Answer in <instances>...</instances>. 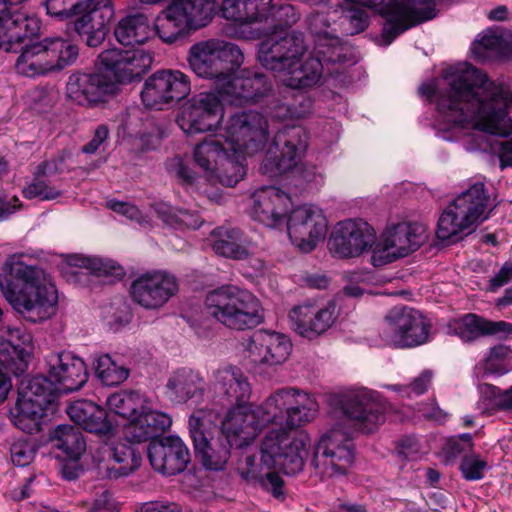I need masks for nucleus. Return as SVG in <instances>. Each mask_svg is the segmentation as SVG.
Here are the masks:
<instances>
[{"label":"nucleus","instance_id":"nucleus-18","mask_svg":"<svg viewBox=\"0 0 512 512\" xmlns=\"http://www.w3.org/2000/svg\"><path fill=\"white\" fill-rule=\"evenodd\" d=\"M424 229L419 224H389L374 244L371 261L374 266L394 262L416 251L424 242Z\"/></svg>","mask_w":512,"mask_h":512},{"label":"nucleus","instance_id":"nucleus-29","mask_svg":"<svg viewBox=\"0 0 512 512\" xmlns=\"http://www.w3.org/2000/svg\"><path fill=\"white\" fill-rule=\"evenodd\" d=\"M337 316V304L334 300L322 306L304 303L294 307L289 313L295 330L305 337L324 333L334 324Z\"/></svg>","mask_w":512,"mask_h":512},{"label":"nucleus","instance_id":"nucleus-22","mask_svg":"<svg viewBox=\"0 0 512 512\" xmlns=\"http://www.w3.org/2000/svg\"><path fill=\"white\" fill-rule=\"evenodd\" d=\"M376 243L375 229L360 218L338 222L329 237L328 248L338 258L357 257Z\"/></svg>","mask_w":512,"mask_h":512},{"label":"nucleus","instance_id":"nucleus-51","mask_svg":"<svg viewBox=\"0 0 512 512\" xmlns=\"http://www.w3.org/2000/svg\"><path fill=\"white\" fill-rule=\"evenodd\" d=\"M432 378V371L424 370L408 385H384V387L395 391L400 397L411 399L424 394L431 385Z\"/></svg>","mask_w":512,"mask_h":512},{"label":"nucleus","instance_id":"nucleus-53","mask_svg":"<svg viewBox=\"0 0 512 512\" xmlns=\"http://www.w3.org/2000/svg\"><path fill=\"white\" fill-rule=\"evenodd\" d=\"M487 469L488 463L486 459L475 453L465 455L460 463L462 476L468 481L482 479Z\"/></svg>","mask_w":512,"mask_h":512},{"label":"nucleus","instance_id":"nucleus-32","mask_svg":"<svg viewBox=\"0 0 512 512\" xmlns=\"http://www.w3.org/2000/svg\"><path fill=\"white\" fill-rule=\"evenodd\" d=\"M204 380L199 372L183 367L173 371L165 384L166 397L178 404L186 403L192 398L202 396Z\"/></svg>","mask_w":512,"mask_h":512},{"label":"nucleus","instance_id":"nucleus-59","mask_svg":"<svg viewBox=\"0 0 512 512\" xmlns=\"http://www.w3.org/2000/svg\"><path fill=\"white\" fill-rule=\"evenodd\" d=\"M484 337H493L500 341L512 338V323L499 320L493 321L485 318Z\"/></svg>","mask_w":512,"mask_h":512},{"label":"nucleus","instance_id":"nucleus-55","mask_svg":"<svg viewBox=\"0 0 512 512\" xmlns=\"http://www.w3.org/2000/svg\"><path fill=\"white\" fill-rule=\"evenodd\" d=\"M45 8L48 15L65 20L81 12L82 3L75 0H46Z\"/></svg>","mask_w":512,"mask_h":512},{"label":"nucleus","instance_id":"nucleus-63","mask_svg":"<svg viewBox=\"0 0 512 512\" xmlns=\"http://www.w3.org/2000/svg\"><path fill=\"white\" fill-rule=\"evenodd\" d=\"M26 97L29 105L39 112L45 111V109L51 107L54 102V95L42 87L29 91Z\"/></svg>","mask_w":512,"mask_h":512},{"label":"nucleus","instance_id":"nucleus-27","mask_svg":"<svg viewBox=\"0 0 512 512\" xmlns=\"http://www.w3.org/2000/svg\"><path fill=\"white\" fill-rule=\"evenodd\" d=\"M153 469L163 475H175L185 470L190 453L183 440L175 435L151 441L147 449Z\"/></svg>","mask_w":512,"mask_h":512},{"label":"nucleus","instance_id":"nucleus-41","mask_svg":"<svg viewBox=\"0 0 512 512\" xmlns=\"http://www.w3.org/2000/svg\"><path fill=\"white\" fill-rule=\"evenodd\" d=\"M140 465L141 455L132 446L117 443L111 448L107 476L111 479L125 477L139 468Z\"/></svg>","mask_w":512,"mask_h":512},{"label":"nucleus","instance_id":"nucleus-5","mask_svg":"<svg viewBox=\"0 0 512 512\" xmlns=\"http://www.w3.org/2000/svg\"><path fill=\"white\" fill-rule=\"evenodd\" d=\"M23 257L12 254L6 258L0 273V291L23 319L41 323L56 315L58 289L44 268L26 263Z\"/></svg>","mask_w":512,"mask_h":512},{"label":"nucleus","instance_id":"nucleus-47","mask_svg":"<svg viewBox=\"0 0 512 512\" xmlns=\"http://www.w3.org/2000/svg\"><path fill=\"white\" fill-rule=\"evenodd\" d=\"M39 347L23 327H8L0 335V352H32Z\"/></svg>","mask_w":512,"mask_h":512},{"label":"nucleus","instance_id":"nucleus-44","mask_svg":"<svg viewBox=\"0 0 512 512\" xmlns=\"http://www.w3.org/2000/svg\"><path fill=\"white\" fill-rule=\"evenodd\" d=\"M67 262L72 267L84 268L98 277L120 278L124 275V269L108 258L75 254L68 256Z\"/></svg>","mask_w":512,"mask_h":512},{"label":"nucleus","instance_id":"nucleus-40","mask_svg":"<svg viewBox=\"0 0 512 512\" xmlns=\"http://www.w3.org/2000/svg\"><path fill=\"white\" fill-rule=\"evenodd\" d=\"M75 17L74 22L76 32L80 36H86V44L90 47L99 46L105 39V27L102 21L96 20L98 11L92 1L82 3V8Z\"/></svg>","mask_w":512,"mask_h":512},{"label":"nucleus","instance_id":"nucleus-50","mask_svg":"<svg viewBox=\"0 0 512 512\" xmlns=\"http://www.w3.org/2000/svg\"><path fill=\"white\" fill-rule=\"evenodd\" d=\"M23 196L26 199L39 198L42 201L54 200L62 195L61 188L47 181L45 177L34 175L31 183L23 188Z\"/></svg>","mask_w":512,"mask_h":512},{"label":"nucleus","instance_id":"nucleus-35","mask_svg":"<svg viewBox=\"0 0 512 512\" xmlns=\"http://www.w3.org/2000/svg\"><path fill=\"white\" fill-rule=\"evenodd\" d=\"M70 419L83 429L96 434H106L111 429L106 411L88 400H79L67 408Z\"/></svg>","mask_w":512,"mask_h":512},{"label":"nucleus","instance_id":"nucleus-12","mask_svg":"<svg viewBox=\"0 0 512 512\" xmlns=\"http://www.w3.org/2000/svg\"><path fill=\"white\" fill-rule=\"evenodd\" d=\"M78 57V48L61 37H46L40 42L26 44L15 63L16 71L34 78L61 71Z\"/></svg>","mask_w":512,"mask_h":512},{"label":"nucleus","instance_id":"nucleus-20","mask_svg":"<svg viewBox=\"0 0 512 512\" xmlns=\"http://www.w3.org/2000/svg\"><path fill=\"white\" fill-rule=\"evenodd\" d=\"M190 92L188 75L180 70H161L146 79L141 99L147 108L162 110L186 98Z\"/></svg>","mask_w":512,"mask_h":512},{"label":"nucleus","instance_id":"nucleus-8","mask_svg":"<svg viewBox=\"0 0 512 512\" xmlns=\"http://www.w3.org/2000/svg\"><path fill=\"white\" fill-rule=\"evenodd\" d=\"M268 139V123L256 111L234 114L226 127V187L235 186L246 175V156L262 149Z\"/></svg>","mask_w":512,"mask_h":512},{"label":"nucleus","instance_id":"nucleus-17","mask_svg":"<svg viewBox=\"0 0 512 512\" xmlns=\"http://www.w3.org/2000/svg\"><path fill=\"white\" fill-rule=\"evenodd\" d=\"M388 340L397 349H410L428 343L431 336V322L419 310L396 306L385 316Z\"/></svg>","mask_w":512,"mask_h":512},{"label":"nucleus","instance_id":"nucleus-62","mask_svg":"<svg viewBox=\"0 0 512 512\" xmlns=\"http://www.w3.org/2000/svg\"><path fill=\"white\" fill-rule=\"evenodd\" d=\"M473 447L471 434L464 433L458 437L448 439L444 446V452L448 457L454 458L461 453L470 451Z\"/></svg>","mask_w":512,"mask_h":512},{"label":"nucleus","instance_id":"nucleus-15","mask_svg":"<svg viewBox=\"0 0 512 512\" xmlns=\"http://www.w3.org/2000/svg\"><path fill=\"white\" fill-rule=\"evenodd\" d=\"M243 59L239 47L226 42V104L257 102L271 90L272 84L266 75L240 69Z\"/></svg>","mask_w":512,"mask_h":512},{"label":"nucleus","instance_id":"nucleus-58","mask_svg":"<svg viewBox=\"0 0 512 512\" xmlns=\"http://www.w3.org/2000/svg\"><path fill=\"white\" fill-rule=\"evenodd\" d=\"M167 170L170 175L177 178L181 183L191 185L196 179V173L187 165L182 158L174 157L167 162Z\"/></svg>","mask_w":512,"mask_h":512},{"label":"nucleus","instance_id":"nucleus-25","mask_svg":"<svg viewBox=\"0 0 512 512\" xmlns=\"http://www.w3.org/2000/svg\"><path fill=\"white\" fill-rule=\"evenodd\" d=\"M264 320V309L251 292L237 286L226 285V327L251 329Z\"/></svg>","mask_w":512,"mask_h":512},{"label":"nucleus","instance_id":"nucleus-31","mask_svg":"<svg viewBox=\"0 0 512 512\" xmlns=\"http://www.w3.org/2000/svg\"><path fill=\"white\" fill-rule=\"evenodd\" d=\"M309 26L315 34V46L313 58H318L321 63L335 64L347 61L346 48L341 44L340 39L330 35L325 28L329 26L325 15L321 13L311 14L309 17Z\"/></svg>","mask_w":512,"mask_h":512},{"label":"nucleus","instance_id":"nucleus-34","mask_svg":"<svg viewBox=\"0 0 512 512\" xmlns=\"http://www.w3.org/2000/svg\"><path fill=\"white\" fill-rule=\"evenodd\" d=\"M251 395V385L248 379L244 376L240 369L231 367L226 369V400H235L236 406L230 409L226 413V442L231 447H236L233 443L234 432L230 425L231 415L234 414L240 407H247L249 409H255L257 406L246 404ZM260 405H258L259 407Z\"/></svg>","mask_w":512,"mask_h":512},{"label":"nucleus","instance_id":"nucleus-7","mask_svg":"<svg viewBox=\"0 0 512 512\" xmlns=\"http://www.w3.org/2000/svg\"><path fill=\"white\" fill-rule=\"evenodd\" d=\"M298 21L292 5H271V0H226V36L236 34L245 39L284 36L296 31H284Z\"/></svg>","mask_w":512,"mask_h":512},{"label":"nucleus","instance_id":"nucleus-4","mask_svg":"<svg viewBox=\"0 0 512 512\" xmlns=\"http://www.w3.org/2000/svg\"><path fill=\"white\" fill-rule=\"evenodd\" d=\"M196 76L217 86L193 95L179 108L176 122L187 135L215 133L224 119V41L208 39L193 44L187 56Z\"/></svg>","mask_w":512,"mask_h":512},{"label":"nucleus","instance_id":"nucleus-54","mask_svg":"<svg viewBox=\"0 0 512 512\" xmlns=\"http://www.w3.org/2000/svg\"><path fill=\"white\" fill-rule=\"evenodd\" d=\"M157 213L165 223L171 226L179 223L188 228L196 229L202 224V219L197 214L183 209H179L172 214L168 207H163L158 209Z\"/></svg>","mask_w":512,"mask_h":512},{"label":"nucleus","instance_id":"nucleus-42","mask_svg":"<svg viewBox=\"0 0 512 512\" xmlns=\"http://www.w3.org/2000/svg\"><path fill=\"white\" fill-rule=\"evenodd\" d=\"M95 373L99 380L107 386L123 383L130 374L127 364L120 354H99L94 363Z\"/></svg>","mask_w":512,"mask_h":512},{"label":"nucleus","instance_id":"nucleus-49","mask_svg":"<svg viewBox=\"0 0 512 512\" xmlns=\"http://www.w3.org/2000/svg\"><path fill=\"white\" fill-rule=\"evenodd\" d=\"M512 371V358L509 354H488L476 367L477 375L485 376H502Z\"/></svg>","mask_w":512,"mask_h":512},{"label":"nucleus","instance_id":"nucleus-3","mask_svg":"<svg viewBox=\"0 0 512 512\" xmlns=\"http://www.w3.org/2000/svg\"><path fill=\"white\" fill-rule=\"evenodd\" d=\"M331 413L346 429L333 428L314 448L311 465L321 480L344 476L354 462V446L349 431L375 432L385 421V404L381 394L363 386H352L328 398Z\"/></svg>","mask_w":512,"mask_h":512},{"label":"nucleus","instance_id":"nucleus-45","mask_svg":"<svg viewBox=\"0 0 512 512\" xmlns=\"http://www.w3.org/2000/svg\"><path fill=\"white\" fill-rule=\"evenodd\" d=\"M291 349L292 342L287 335L265 330L255 331L245 343L246 352H287Z\"/></svg>","mask_w":512,"mask_h":512},{"label":"nucleus","instance_id":"nucleus-39","mask_svg":"<svg viewBox=\"0 0 512 512\" xmlns=\"http://www.w3.org/2000/svg\"><path fill=\"white\" fill-rule=\"evenodd\" d=\"M511 45L499 34L487 31L479 35L471 45V53L475 60H500L511 55Z\"/></svg>","mask_w":512,"mask_h":512},{"label":"nucleus","instance_id":"nucleus-38","mask_svg":"<svg viewBox=\"0 0 512 512\" xmlns=\"http://www.w3.org/2000/svg\"><path fill=\"white\" fill-rule=\"evenodd\" d=\"M257 245L241 230L226 231V258L248 261L256 271L264 268V263L256 258Z\"/></svg>","mask_w":512,"mask_h":512},{"label":"nucleus","instance_id":"nucleus-48","mask_svg":"<svg viewBox=\"0 0 512 512\" xmlns=\"http://www.w3.org/2000/svg\"><path fill=\"white\" fill-rule=\"evenodd\" d=\"M197 29L208 25L217 11L216 0H174Z\"/></svg>","mask_w":512,"mask_h":512},{"label":"nucleus","instance_id":"nucleus-60","mask_svg":"<svg viewBox=\"0 0 512 512\" xmlns=\"http://www.w3.org/2000/svg\"><path fill=\"white\" fill-rule=\"evenodd\" d=\"M206 313L218 321L224 317V290L217 288L209 292L205 300Z\"/></svg>","mask_w":512,"mask_h":512},{"label":"nucleus","instance_id":"nucleus-9","mask_svg":"<svg viewBox=\"0 0 512 512\" xmlns=\"http://www.w3.org/2000/svg\"><path fill=\"white\" fill-rule=\"evenodd\" d=\"M308 146V134L302 126L286 125L275 134L261 166L262 173L277 177L285 173L295 174L301 185H319L323 182L322 171L316 166L302 165Z\"/></svg>","mask_w":512,"mask_h":512},{"label":"nucleus","instance_id":"nucleus-6","mask_svg":"<svg viewBox=\"0 0 512 512\" xmlns=\"http://www.w3.org/2000/svg\"><path fill=\"white\" fill-rule=\"evenodd\" d=\"M307 50L302 33L273 35L264 39L258 47V60L269 70L280 74L282 83L292 89L310 88L322 76L323 64L318 58L302 61Z\"/></svg>","mask_w":512,"mask_h":512},{"label":"nucleus","instance_id":"nucleus-10","mask_svg":"<svg viewBox=\"0 0 512 512\" xmlns=\"http://www.w3.org/2000/svg\"><path fill=\"white\" fill-rule=\"evenodd\" d=\"M106 406L110 412L129 420L123 434L130 443L148 441L172 425L168 413L155 409L150 399L137 391L116 392L107 398Z\"/></svg>","mask_w":512,"mask_h":512},{"label":"nucleus","instance_id":"nucleus-1","mask_svg":"<svg viewBox=\"0 0 512 512\" xmlns=\"http://www.w3.org/2000/svg\"><path fill=\"white\" fill-rule=\"evenodd\" d=\"M318 412V403L307 392L286 387L276 390L263 404L255 409L240 407L231 415L230 425L234 432L233 443L238 448L250 444L263 427L268 424H285L286 427L270 429L260 446V461L254 456L245 459L246 478H257L264 470L266 477L262 486L276 498L283 496V479L270 470L287 475L301 472L308 457L311 439L304 431H295L311 422Z\"/></svg>","mask_w":512,"mask_h":512},{"label":"nucleus","instance_id":"nucleus-26","mask_svg":"<svg viewBox=\"0 0 512 512\" xmlns=\"http://www.w3.org/2000/svg\"><path fill=\"white\" fill-rule=\"evenodd\" d=\"M117 90L116 82L103 73H73L66 84L67 97L82 106L104 102Z\"/></svg>","mask_w":512,"mask_h":512},{"label":"nucleus","instance_id":"nucleus-64","mask_svg":"<svg viewBox=\"0 0 512 512\" xmlns=\"http://www.w3.org/2000/svg\"><path fill=\"white\" fill-rule=\"evenodd\" d=\"M4 372L12 373L15 376L22 375L28 367V356L30 354H3Z\"/></svg>","mask_w":512,"mask_h":512},{"label":"nucleus","instance_id":"nucleus-13","mask_svg":"<svg viewBox=\"0 0 512 512\" xmlns=\"http://www.w3.org/2000/svg\"><path fill=\"white\" fill-rule=\"evenodd\" d=\"M345 1L370 8L384 18L382 40L387 46L411 27L434 17V8L428 0Z\"/></svg>","mask_w":512,"mask_h":512},{"label":"nucleus","instance_id":"nucleus-52","mask_svg":"<svg viewBox=\"0 0 512 512\" xmlns=\"http://www.w3.org/2000/svg\"><path fill=\"white\" fill-rule=\"evenodd\" d=\"M102 318L110 330L117 332L131 322L132 312L127 304L120 303L105 307L102 312Z\"/></svg>","mask_w":512,"mask_h":512},{"label":"nucleus","instance_id":"nucleus-30","mask_svg":"<svg viewBox=\"0 0 512 512\" xmlns=\"http://www.w3.org/2000/svg\"><path fill=\"white\" fill-rule=\"evenodd\" d=\"M49 376L63 394L74 392L88 380V371L82 358L76 354H46Z\"/></svg>","mask_w":512,"mask_h":512},{"label":"nucleus","instance_id":"nucleus-56","mask_svg":"<svg viewBox=\"0 0 512 512\" xmlns=\"http://www.w3.org/2000/svg\"><path fill=\"white\" fill-rule=\"evenodd\" d=\"M478 392L480 395L478 404L483 410H503V405L501 403L504 391H501L498 387L492 384L484 383L478 386Z\"/></svg>","mask_w":512,"mask_h":512},{"label":"nucleus","instance_id":"nucleus-36","mask_svg":"<svg viewBox=\"0 0 512 512\" xmlns=\"http://www.w3.org/2000/svg\"><path fill=\"white\" fill-rule=\"evenodd\" d=\"M193 157L212 184L222 182L218 173L224 159V146L221 139L206 138L195 146Z\"/></svg>","mask_w":512,"mask_h":512},{"label":"nucleus","instance_id":"nucleus-2","mask_svg":"<svg viewBox=\"0 0 512 512\" xmlns=\"http://www.w3.org/2000/svg\"><path fill=\"white\" fill-rule=\"evenodd\" d=\"M419 94L435 99L433 127L443 140L458 141L483 132L501 137L512 133L510 93L469 63L444 69L440 78L424 82Z\"/></svg>","mask_w":512,"mask_h":512},{"label":"nucleus","instance_id":"nucleus-28","mask_svg":"<svg viewBox=\"0 0 512 512\" xmlns=\"http://www.w3.org/2000/svg\"><path fill=\"white\" fill-rule=\"evenodd\" d=\"M17 5L5 3L0 9V50L5 52L16 50L25 39L37 35L40 29L38 20L14 8Z\"/></svg>","mask_w":512,"mask_h":512},{"label":"nucleus","instance_id":"nucleus-21","mask_svg":"<svg viewBox=\"0 0 512 512\" xmlns=\"http://www.w3.org/2000/svg\"><path fill=\"white\" fill-rule=\"evenodd\" d=\"M179 290L176 277L164 270H154L136 277L130 286V296L134 303L145 310H159L174 297Z\"/></svg>","mask_w":512,"mask_h":512},{"label":"nucleus","instance_id":"nucleus-61","mask_svg":"<svg viewBox=\"0 0 512 512\" xmlns=\"http://www.w3.org/2000/svg\"><path fill=\"white\" fill-rule=\"evenodd\" d=\"M107 207L129 220L136 221L140 224L147 222L143 212L133 204L110 200L107 202Z\"/></svg>","mask_w":512,"mask_h":512},{"label":"nucleus","instance_id":"nucleus-23","mask_svg":"<svg viewBox=\"0 0 512 512\" xmlns=\"http://www.w3.org/2000/svg\"><path fill=\"white\" fill-rule=\"evenodd\" d=\"M291 205V197L280 188L262 186L251 194L247 213L267 228L280 229L284 227Z\"/></svg>","mask_w":512,"mask_h":512},{"label":"nucleus","instance_id":"nucleus-16","mask_svg":"<svg viewBox=\"0 0 512 512\" xmlns=\"http://www.w3.org/2000/svg\"><path fill=\"white\" fill-rule=\"evenodd\" d=\"M58 394L63 393L50 376L30 379L19 392L16 413L13 415L14 425L29 434L38 432L44 411Z\"/></svg>","mask_w":512,"mask_h":512},{"label":"nucleus","instance_id":"nucleus-24","mask_svg":"<svg viewBox=\"0 0 512 512\" xmlns=\"http://www.w3.org/2000/svg\"><path fill=\"white\" fill-rule=\"evenodd\" d=\"M152 61L151 54L144 49L112 48L98 56L99 65L114 75L117 85L141 77L149 70Z\"/></svg>","mask_w":512,"mask_h":512},{"label":"nucleus","instance_id":"nucleus-46","mask_svg":"<svg viewBox=\"0 0 512 512\" xmlns=\"http://www.w3.org/2000/svg\"><path fill=\"white\" fill-rule=\"evenodd\" d=\"M485 318L474 313H468L461 318L451 320L448 333L459 337L463 342H472L484 337Z\"/></svg>","mask_w":512,"mask_h":512},{"label":"nucleus","instance_id":"nucleus-19","mask_svg":"<svg viewBox=\"0 0 512 512\" xmlns=\"http://www.w3.org/2000/svg\"><path fill=\"white\" fill-rule=\"evenodd\" d=\"M284 225L291 243L308 253L325 238L328 222L320 207L304 204L289 210Z\"/></svg>","mask_w":512,"mask_h":512},{"label":"nucleus","instance_id":"nucleus-43","mask_svg":"<svg viewBox=\"0 0 512 512\" xmlns=\"http://www.w3.org/2000/svg\"><path fill=\"white\" fill-rule=\"evenodd\" d=\"M54 446L69 459L78 460L86 449V442L81 431L70 425H59L53 432Z\"/></svg>","mask_w":512,"mask_h":512},{"label":"nucleus","instance_id":"nucleus-11","mask_svg":"<svg viewBox=\"0 0 512 512\" xmlns=\"http://www.w3.org/2000/svg\"><path fill=\"white\" fill-rule=\"evenodd\" d=\"M493 210L492 200L483 181L476 180L443 211L437 225V237L449 240L487 220Z\"/></svg>","mask_w":512,"mask_h":512},{"label":"nucleus","instance_id":"nucleus-57","mask_svg":"<svg viewBox=\"0 0 512 512\" xmlns=\"http://www.w3.org/2000/svg\"><path fill=\"white\" fill-rule=\"evenodd\" d=\"M36 453L34 444L27 439H19L15 441L10 448V456L13 464L17 466H27L30 464Z\"/></svg>","mask_w":512,"mask_h":512},{"label":"nucleus","instance_id":"nucleus-37","mask_svg":"<svg viewBox=\"0 0 512 512\" xmlns=\"http://www.w3.org/2000/svg\"><path fill=\"white\" fill-rule=\"evenodd\" d=\"M114 35L122 45H142L152 37L153 30L145 15L136 14L121 19L114 29Z\"/></svg>","mask_w":512,"mask_h":512},{"label":"nucleus","instance_id":"nucleus-33","mask_svg":"<svg viewBox=\"0 0 512 512\" xmlns=\"http://www.w3.org/2000/svg\"><path fill=\"white\" fill-rule=\"evenodd\" d=\"M154 30L168 44L174 43L191 30H197L182 7L173 0L154 21Z\"/></svg>","mask_w":512,"mask_h":512},{"label":"nucleus","instance_id":"nucleus-14","mask_svg":"<svg viewBox=\"0 0 512 512\" xmlns=\"http://www.w3.org/2000/svg\"><path fill=\"white\" fill-rule=\"evenodd\" d=\"M196 453L206 469L219 471L224 466V415L213 410H195L188 420Z\"/></svg>","mask_w":512,"mask_h":512}]
</instances>
